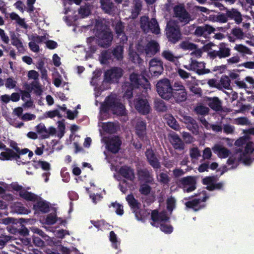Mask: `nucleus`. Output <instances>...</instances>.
Returning a JSON list of instances; mask_svg holds the SVG:
<instances>
[{"label":"nucleus","instance_id":"obj_17","mask_svg":"<svg viewBox=\"0 0 254 254\" xmlns=\"http://www.w3.org/2000/svg\"><path fill=\"white\" fill-rule=\"evenodd\" d=\"M180 185L184 191L189 192L194 190L195 187V180L193 177H187L182 178L180 181Z\"/></svg>","mask_w":254,"mask_h":254},{"label":"nucleus","instance_id":"obj_23","mask_svg":"<svg viewBox=\"0 0 254 254\" xmlns=\"http://www.w3.org/2000/svg\"><path fill=\"white\" fill-rule=\"evenodd\" d=\"M35 202H36L34 204V208L36 211H40L44 213L49 211V204L48 202L39 197Z\"/></svg>","mask_w":254,"mask_h":254},{"label":"nucleus","instance_id":"obj_45","mask_svg":"<svg viewBox=\"0 0 254 254\" xmlns=\"http://www.w3.org/2000/svg\"><path fill=\"white\" fill-rule=\"evenodd\" d=\"M166 119L167 120V124L172 128L175 130H179L180 128L179 125L177 124L175 118L171 115L166 116Z\"/></svg>","mask_w":254,"mask_h":254},{"label":"nucleus","instance_id":"obj_58","mask_svg":"<svg viewBox=\"0 0 254 254\" xmlns=\"http://www.w3.org/2000/svg\"><path fill=\"white\" fill-rule=\"evenodd\" d=\"M234 49L238 51L239 52L246 54H250V50L246 47L245 46H243V45H236L234 48Z\"/></svg>","mask_w":254,"mask_h":254},{"label":"nucleus","instance_id":"obj_56","mask_svg":"<svg viewBox=\"0 0 254 254\" xmlns=\"http://www.w3.org/2000/svg\"><path fill=\"white\" fill-rule=\"evenodd\" d=\"M111 57V53L109 51H103L100 56V62L102 64H106L108 59Z\"/></svg>","mask_w":254,"mask_h":254},{"label":"nucleus","instance_id":"obj_25","mask_svg":"<svg viewBox=\"0 0 254 254\" xmlns=\"http://www.w3.org/2000/svg\"><path fill=\"white\" fill-rule=\"evenodd\" d=\"M19 158L20 157L17 153L8 148L6 149L4 151H2L0 154V159L1 160L15 159L18 161Z\"/></svg>","mask_w":254,"mask_h":254},{"label":"nucleus","instance_id":"obj_42","mask_svg":"<svg viewBox=\"0 0 254 254\" xmlns=\"http://www.w3.org/2000/svg\"><path fill=\"white\" fill-rule=\"evenodd\" d=\"M35 130L37 133L43 138H48L47 128L44 124L40 123L35 127Z\"/></svg>","mask_w":254,"mask_h":254},{"label":"nucleus","instance_id":"obj_43","mask_svg":"<svg viewBox=\"0 0 254 254\" xmlns=\"http://www.w3.org/2000/svg\"><path fill=\"white\" fill-rule=\"evenodd\" d=\"M48 39L49 36L47 33H46L43 36H39L38 35H33L30 40L39 45L43 42L45 43V42Z\"/></svg>","mask_w":254,"mask_h":254},{"label":"nucleus","instance_id":"obj_50","mask_svg":"<svg viewBox=\"0 0 254 254\" xmlns=\"http://www.w3.org/2000/svg\"><path fill=\"white\" fill-rule=\"evenodd\" d=\"M55 117H58L59 118L62 117L58 110L48 111L45 112L44 114V117L45 118H49L52 119Z\"/></svg>","mask_w":254,"mask_h":254},{"label":"nucleus","instance_id":"obj_2","mask_svg":"<svg viewBox=\"0 0 254 254\" xmlns=\"http://www.w3.org/2000/svg\"><path fill=\"white\" fill-rule=\"evenodd\" d=\"M110 113L121 116H125L127 114L124 105L120 103L117 96L115 95L108 96L102 104L100 110L99 120L108 118Z\"/></svg>","mask_w":254,"mask_h":254},{"label":"nucleus","instance_id":"obj_13","mask_svg":"<svg viewBox=\"0 0 254 254\" xmlns=\"http://www.w3.org/2000/svg\"><path fill=\"white\" fill-rule=\"evenodd\" d=\"M163 71L162 62L159 59L153 58L149 63V73L152 76H158Z\"/></svg>","mask_w":254,"mask_h":254},{"label":"nucleus","instance_id":"obj_27","mask_svg":"<svg viewBox=\"0 0 254 254\" xmlns=\"http://www.w3.org/2000/svg\"><path fill=\"white\" fill-rule=\"evenodd\" d=\"M181 121L187 125V127L190 129H192L196 130L197 127V125L195 121L191 117L188 116L186 115H181Z\"/></svg>","mask_w":254,"mask_h":254},{"label":"nucleus","instance_id":"obj_18","mask_svg":"<svg viewBox=\"0 0 254 254\" xmlns=\"http://www.w3.org/2000/svg\"><path fill=\"white\" fill-rule=\"evenodd\" d=\"M9 35L11 44L16 48L18 52L23 53L25 49L20 35L14 32H10Z\"/></svg>","mask_w":254,"mask_h":254},{"label":"nucleus","instance_id":"obj_64","mask_svg":"<svg viewBox=\"0 0 254 254\" xmlns=\"http://www.w3.org/2000/svg\"><path fill=\"white\" fill-rule=\"evenodd\" d=\"M151 188L147 184L142 185L139 189L140 192L143 195H147L150 192Z\"/></svg>","mask_w":254,"mask_h":254},{"label":"nucleus","instance_id":"obj_12","mask_svg":"<svg viewBox=\"0 0 254 254\" xmlns=\"http://www.w3.org/2000/svg\"><path fill=\"white\" fill-rule=\"evenodd\" d=\"M159 46L158 43L155 41H151L147 43L145 48L140 44L137 45V50L139 53L145 52L146 55L148 57L154 55L159 51Z\"/></svg>","mask_w":254,"mask_h":254},{"label":"nucleus","instance_id":"obj_10","mask_svg":"<svg viewBox=\"0 0 254 254\" xmlns=\"http://www.w3.org/2000/svg\"><path fill=\"white\" fill-rule=\"evenodd\" d=\"M140 27L144 32L147 33L151 31L155 34L160 33V28L156 20L152 18L149 21L148 17L143 16L140 19Z\"/></svg>","mask_w":254,"mask_h":254},{"label":"nucleus","instance_id":"obj_40","mask_svg":"<svg viewBox=\"0 0 254 254\" xmlns=\"http://www.w3.org/2000/svg\"><path fill=\"white\" fill-rule=\"evenodd\" d=\"M52 76L53 78V83L55 86L57 87H60L63 83L62 79V76L58 72L57 69H54V72L52 74ZM65 84H66L65 82H63L64 85Z\"/></svg>","mask_w":254,"mask_h":254},{"label":"nucleus","instance_id":"obj_55","mask_svg":"<svg viewBox=\"0 0 254 254\" xmlns=\"http://www.w3.org/2000/svg\"><path fill=\"white\" fill-rule=\"evenodd\" d=\"M16 80H14L12 78H8L6 79L4 83L6 88L8 89H13L15 87L16 85Z\"/></svg>","mask_w":254,"mask_h":254},{"label":"nucleus","instance_id":"obj_60","mask_svg":"<svg viewBox=\"0 0 254 254\" xmlns=\"http://www.w3.org/2000/svg\"><path fill=\"white\" fill-rule=\"evenodd\" d=\"M79 13L83 18L89 15L90 13V8L89 6H85L81 7L79 11Z\"/></svg>","mask_w":254,"mask_h":254},{"label":"nucleus","instance_id":"obj_38","mask_svg":"<svg viewBox=\"0 0 254 254\" xmlns=\"http://www.w3.org/2000/svg\"><path fill=\"white\" fill-rule=\"evenodd\" d=\"M19 195L23 198L33 202H35L38 196L35 194L26 191L24 189L21 190L19 192Z\"/></svg>","mask_w":254,"mask_h":254},{"label":"nucleus","instance_id":"obj_62","mask_svg":"<svg viewBox=\"0 0 254 254\" xmlns=\"http://www.w3.org/2000/svg\"><path fill=\"white\" fill-rule=\"evenodd\" d=\"M155 107L159 111H165L167 109V107L162 100L156 101Z\"/></svg>","mask_w":254,"mask_h":254},{"label":"nucleus","instance_id":"obj_48","mask_svg":"<svg viewBox=\"0 0 254 254\" xmlns=\"http://www.w3.org/2000/svg\"><path fill=\"white\" fill-rule=\"evenodd\" d=\"M162 56L166 60L170 62H174L177 59V57L173 54V53L168 50L163 51L162 53Z\"/></svg>","mask_w":254,"mask_h":254},{"label":"nucleus","instance_id":"obj_19","mask_svg":"<svg viewBox=\"0 0 254 254\" xmlns=\"http://www.w3.org/2000/svg\"><path fill=\"white\" fill-rule=\"evenodd\" d=\"M174 12L176 17H178L179 20L185 23L189 22L190 20V17L182 5H178L174 7Z\"/></svg>","mask_w":254,"mask_h":254},{"label":"nucleus","instance_id":"obj_47","mask_svg":"<svg viewBox=\"0 0 254 254\" xmlns=\"http://www.w3.org/2000/svg\"><path fill=\"white\" fill-rule=\"evenodd\" d=\"M134 8L131 14L132 18H135L138 15L141 7V3L140 0H134Z\"/></svg>","mask_w":254,"mask_h":254},{"label":"nucleus","instance_id":"obj_15","mask_svg":"<svg viewBox=\"0 0 254 254\" xmlns=\"http://www.w3.org/2000/svg\"><path fill=\"white\" fill-rule=\"evenodd\" d=\"M123 75V70L118 67H113L105 73V80L108 82H116Z\"/></svg>","mask_w":254,"mask_h":254},{"label":"nucleus","instance_id":"obj_11","mask_svg":"<svg viewBox=\"0 0 254 254\" xmlns=\"http://www.w3.org/2000/svg\"><path fill=\"white\" fill-rule=\"evenodd\" d=\"M184 66L189 70L195 71L199 75L208 73L210 71L209 69L205 68V64L203 62H198L191 59L190 63Z\"/></svg>","mask_w":254,"mask_h":254},{"label":"nucleus","instance_id":"obj_30","mask_svg":"<svg viewBox=\"0 0 254 254\" xmlns=\"http://www.w3.org/2000/svg\"><path fill=\"white\" fill-rule=\"evenodd\" d=\"M120 173L124 177L129 180L132 181L134 178L133 170L128 167H122L120 170Z\"/></svg>","mask_w":254,"mask_h":254},{"label":"nucleus","instance_id":"obj_33","mask_svg":"<svg viewBox=\"0 0 254 254\" xmlns=\"http://www.w3.org/2000/svg\"><path fill=\"white\" fill-rule=\"evenodd\" d=\"M136 133L138 136L141 137L145 134V123L140 120H138L135 125Z\"/></svg>","mask_w":254,"mask_h":254},{"label":"nucleus","instance_id":"obj_7","mask_svg":"<svg viewBox=\"0 0 254 254\" xmlns=\"http://www.w3.org/2000/svg\"><path fill=\"white\" fill-rule=\"evenodd\" d=\"M157 91L163 99L168 100L172 97L173 88L167 79L159 80L156 84Z\"/></svg>","mask_w":254,"mask_h":254},{"label":"nucleus","instance_id":"obj_39","mask_svg":"<svg viewBox=\"0 0 254 254\" xmlns=\"http://www.w3.org/2000/svg\"><path fill=\"white\" fill-rule=\"evenodd\" d=\"M172 97L177 102H183L186 100L187 93L186 89L179 91H173Z\"/></svg>","mask_w":254,"mask_h":254},{"label":"nucleus","instance_id":"obj_21","mask_svg":"<svg viewBox=\"0 0 254 254\" xmlns=\"http://www.w3.org/2000/svg\"><path fill=\"white\" fill-rule=\"evenodd\" d=\"M212 149L213 152L220 158H226L229 156L230 153L229 149L220 144H215Z\"/></svg>","mask_w":254,"mask_h":254},{"label":"nucleus","instance_id":"obj_16","mask_svg":"<svg viewBox=\"0 0 254 254\" xmlns=\"http://www.w3.org/2000/svg\"><path fill=\"white\" fill-rule=\"evenodd\" d=\"M136 109L141 114H148L150 107L147 99L145 98L138 97L134 103Z\"/></svg>","mask_w":254,"mask_h":254},{"label":"nucleus","instance_id":"obj_32","mask_svg":"<svg viewBox=\"0 0 254 254\" xmlns=\"http://www.w3.org/2000/svg\"><path fill=\"white\" fill-rule=\"evenodd\" d=\"M186 84L192 92L195 94L201 93V90L200 88L196 86V80L195 78L190 77V79L187 81Z\"/></svg>","mask_w":254,"mask_h":254},{"label":"nucleus","instance_id":"obj_36","mask_svg":"<svg viewBox=\"0 0 254 254\" xmlns=\"http://www.w3.org/2000/svg\"><path fill=\"white\" fill-rule=\"evenodd\" d=\"M230 79L227 76H222L220 80L218 81V89H222L223 88L226 89H229L230 87Z\"/></svg>","mask_w":254,"mask_h":254},{"label":"nucleus","instance_id":"obj_63","mask_svg":"<svg viewBox=\"0 0 254 254\" xmlns=\"http://www.w3.org/2000/svg\"><path fill=\"white\" fill-rule=\"evenodd\" d=\"M61 174L63 181L66 183L68 182L70 180V177L69 173L67 172V169L66 168H62Z\"/></svg>","mask_w":254,"mask_h":254},{"label":"nucleus","instance_id":"obj_14","mask_svg":"<svg viewBox=\"0 0 254 254\" xmlns=\"http://www.w3.org/2000/svg\"><path fill=\"white\" fill-rule=\"evenodd\" d=\"M102 141L106 145V148L113 153H116L118 151L121 145V140L118 137L114 136L107 138L104 137Z\"/></svg>","mask_w":254,"mask_h":254},{"label":"nucleus","instance_id":"obj_41","mask_svg":"<svg viewBox=\"0 0 254 254\" xmlns=\"http://www.w3.org/2000/svg\"><path fill=\"white\" fill-rule=\"evenodd\" d=\"M129 56L130 60L135 64H140L141 59L139 58L138 54L136 52H134L132 45H130L129 49Z\"/></svg>","mask_w":254,"mask_h":254},{"label":"nucleus","instance_id":"obj_26","mask_svg":"<svg viewBox=\"0 0 254 254\" xmlns=\"http://www.w3.org/2000/svg\"><path fill=\"white\" fill-rule=\"evenodd\" d=\"M169 139L175 149H183L184 148V143L180 138L179 136L175 133L173 132L169 134Z\"/></svg>","mask_w":254,"mask_h":254},{"label":"nucleus","instance_id":"obj_6","mask_svg":"<svg viewBox=\"0 0 254 254\" xmlns=\"http://www.w3.org/2000/svg\"><path fill=\"white\" fill-rule=\"evenodd\" d=\"M126 199L133 210L137 220L138 221H143L149 214V212L140 208L141 204L137 202L132 195H128L126 197Z\"/></svg>","mask_w":254,"mask_h":254},{"label":"nucleus","instance_id":"obj_20","mask_svg":"<svg viewBox=\"0 0 254 254\" xmlns=\"http://www.w3.org/2000/svg\"><path fill=\"white\" fill-rule=\"evenodd\" d=\"M203 183L207 186V189L209 190H219L223 187V183H216V179L214 177H207L203 179Z\"/></svg>","mask_w":254,"mask_h":254},{"label":"nucleus","instance_id":"obj_9","mask_svg":"<svg viewBox=\"0 0 254 254\" xmlns=\"http://www.w3.org/2000/svg\"><path fill=\"white\" fill-rule=\"evenodd\" d=\"M166 30L167 37L170 42L175 43L181 39L179 26L174 21L171 20L167 23Z\"/></svg>","mask_w":254,"mask_h":254},{"label":"nucleus","instance_id":"obj_24","mask_svg":"<svg viewBox=\"0 0 254 254\" xmlns=\"http://www.w3.org/2000/svg\"><path fill=\"white\" fill-rule=\"evenodd\" d=\"M214 57H218L220 58H224L230 55V49L225 43H221L219 45V50L214 52Z\"/></svg>","mask_w":254,"mask_h":254},{"label":"nucleus","instance_id":"obj_34","mask_svg":"<svg viewBox=\"0 0 254 254\" xmlns=\"http://www.w3.org/2000/svg\"><path fill=\"white\" fill-rule=\"evenodd\" d=\"M102 9L106 13L112 14L114 10V7L111 0H101Z\"/></svg>","mask_w":254,"mask_h":254},{"label":"nucleus","instance_id":"obj_52","mask_svg":"<svg viewBox=\"0 0 254 254\" xmlns=\"http://www.w3.org/2000/svg\"><path fill=\"white\" fill-rule=\"evenodd\" d=\"M110 240L112 243V246L117 249L120 245V242L118 240L117 235L113 231H111L110 234Z\"/></svg>","mask_w":254,"mask_h":254},{"label":"nucleus","instance_id":"obj_3","mask_svg":"<svg viewBox=\"0 0 254 254\" xmlns=\"http://www.w3.org/2000/svg\"><path fill=\"white\" fill-rule=\"evenodd\" d=\"M145 75L149 77L148 74L145 72L142 73V75H138L135 73H132L130 76V83H126L123 86V90L125 91L124 97L127 99H130L132 96V90L133 88H143L147 90L150 89V85L145 77Z\"/></svg>","mask_w":254,"mask_h":254},{"label":"nucleus","instance_id":"obj_61","mask_svg":"<svg viewBox=\"0 0 254 254\" xmlns=\"http://www.w3.org/2000/svg\"><path fill=\"white\" fill-rule=\"evenodd\" d=\"M158 180L163 183V184H167L169 181V178L166 173L161 172L159 174V175H157Z\"/></svg>","mask_w":254,"mask_h":254},{"label":"nucleus","instance_id":"obj_1","mask_svg":"<svg viewBox=\"0 0 254 254\" xmlns=\"http://www.w3.org/2000/svg\"><path fill=\"white\" fill-rule=\"evenodd\" d=\"M245 144L244 151H238L229 157L227 162L228 166H230L229 169L235 168L240 160L246 165H250L254 161V142L248 141L247 136L241 137L235 142V145L239 147Z\"/></svg>","mask_w":254,"mask_h":254},{"label":"nucleus","instance_id":"obj_22","mask_svg":"<svg viewBox=\"0 0 254 254\" xmlns=\"http://www.w3.org/2000/svg\"><path fill=\"white\" fill-rule=\"evenodd\" d=\"M215 29L213 27L206 25L203 26L197 27L195 31V34L198 36L207 38L211 33L214 32Z\"/></svg>","mask_w":254,"mask_h":254},{"label":"nucleus","instance_id":"obj_44","mask_svg":"<svg viewBox=\"0 0 254 254\" xmlns=\"http://www.w3.org/2000/svg\"><path fill=\"white\" fill-rule=\"evenodd\" d=\"M12 209L13 210L19 214H27L28 213V211L27 209H25L24 207L22 206V204L20 203H14L11 206Z\"/></svg>","mask_w":254,"mask_h":254},{"label":"nucleus","instance_id":"obj_53","mask_svg":"<svg viewBox=\"0 0 254 254\" xmlns=\"http://www.w3.org/2000/svg\"><path fill=\"white\" fill-rule=\"evenodd\" d=\"M176 206V200L174 197H170L168 198L167 200V209L170 212V213L175 208Z\"/></svg>","mask_w":254,"mask_h":254},{"label":"nucleus","instance_id":"obj_46","mask_svg":"<svg viewBox=\"0 0 254 254\" xmlns=\"http://www.w3.org/2000/svg\"><path fill=\"white\" fill-rule=\"evenodd\" d=\"M112 55L118 60L123 58V47L121 46H117L112 51Z\"/></svg>","mask_w":254,"mask_h":254},{"label":"nucleus","instance_id":"obj_57","mask_svg":"<svg viewBox=\"0 0 254 254\" xmlns=\"http://www.w3.org/2000/svg\"><path fill=\"white\" fill-rule=\"evenodd\" d=\"M234 123L238 125L245 126L249 124V120L245 117H241L235 119Z\"/></svg>","mask_w":254,"mask_h":254},{"label":"nucleus","instance_id":"obj_35","mask_svg":"<svg viewBox=\"0 0 254 254\" xmlns=\"http://www.w3.org/2000/svg\"><path fill=\"white\" fill-rule=\"evenodd\" d=\"M11 19L15 21V22L22 28L25 29H27L28 25L25 21V19L21 18L20 16L14 12H12L9 14Z\"/></svg>","mask_w":254,"mask_h":254},{"label":"nucleus","instance_id":"obj_28","mask_svg":"<svg viewBox=\"0 0 254 254\" xmlns=\"http://www.w3.org/2000/svg\"><path fill=\"white\" fill-rule=\"evenodd\" d=\"M99 126L102 127L103 130L109 133L115 132L119 128L118 124L113 123H99Z\"/></svg>","mask_w":254,"mask_h":254},{"label":"nucleus","instance_id":"obj_5","mask_svg":"<svg viewBox=\"0 0 254 254\" xmlns=\"http://www.w3.org/2000/svg\"><path fill=\"white\" fill-rule=\"evenodd\" d=\"M151 219L152 220L151 224L156 227H159L162 232L168 234L173 232V227L166 223L169 220V217L165 212H162L158 213L157 210H154L152 212Z\"/></svg>","mask_w":254,"mask_h":254},{"label":"nucleus","instance_id":"obj_54","mask_svg":"<svg viewBox=\"0 0 254 254\" xmlns=\"http://www.w3.org/2000/svg\"><path fill=\"white\" fill-rule=\"evenodd\" d=\"M87 43L91 52H94L96 48V40L94 37H90L87 39Z\"/></svg>","mask_w":254,"mask_h":254},{"label":"nucleus","instance_id":"obj_31","mask_svg":"<svg viewBox=\"0 0 254 254\" xmlns=\"http://www.w3.org/2000/svg\"><path fill=\"white\" fill-rule=\"evenodd\" d=\"M205 101L212 109L216 111L221 109V102L217 97L206 98Z\"/></svg>","mask_w":254,"mask_h":254},{"label":"nucleus","instance_id":"obj_4","mask_svg":"<svg viewBox=\"0 0 254 254\" xmlns=\"http://www.w3.org/2000/svg\"><path fill=\"white\" fill-rule=\"evenodd\" d=\"M104 20L98 19L95 21L94 31L101 39L100 44L102 47L109 46L112 41L113 35L110 30L104 24Z\"/></svg>","mask_w":254,"mask_h":254},{"label":"nucleus","instance_id":"obj_37","mask_svg":"<svg viewBox=\"0 0 254 254\" xmlns=\"http://www.w3.org/2000/svg\"><path fill=\"white\" fill-rule=\"evenodd\" d=\"M227 15L230 18L234 19L238 24L240 23L242 21L240 12L235 9L227 11Z\"/></svg>","mask_w":254,"mask_h":254},{"label":"nucleus","instance_id":"obj_29","mask_svg":"<svg viewBox=\"0 0 254 254\" xmlns=\"http://www.w3.org/2000/svg\"><path fill=\"white\" fill-rule=\"evenodd\" d=\"M146 156L150 164L154 168H158L160 165L157 159L155 156L152 150L147 149L146 152Z\"/></svg>","mask_w":254,"mask_h":254},{"label":"nucleus","instance_id":"obj_49","mask_svg":"<svg viewBox=\"0 0 254 254\" xmlns=\"http://www.w3.org/2000/svg\"><path fill=\"white\" fill-rule=\"evenodd\" d=\"M180 47L184 50H193L196 49V46L189 41L182 42L180 44Z\"/></svg>","mask_w":254,"mask_h":254},{"label":"nucleus","instance_id":"obj_59","mask_svg":"<svg viewBox=\"0 0 254 254\" xmlns=\"http://www.w3.org/2000/svg\"><path fill=\"white\" fill-rule=\"evenodd\" d=\"M232 33L239 39H242L244 37V33L240 28L233 29L232 31Z\"/></svg>","mask_w":254,"mask_h":254},{"label":"nucleus","instance_id":"obj_51","mask_svg":"<svg viewBox=\"0 0 254 254\" xmlns=\"http://www.w3.org/2000/svg\"><path fill=\"white\" fill-rule=\"evenodd\" d=\"M57 221V218L55 212L48 214L45 219V223L48 225L55 224Z\"/></svg>","mask_w":254,"mask_h":254},{"label":"nucleus","instance_id":"obj_8","mask_svg":"<svg viewBox=\"0 0 254 254\" xmlns=\"http://www.w3.org/2000/svg\"><path fill=\"white\" fill-rule=\"evenodd\" d=\"M197 198H194L192 201H189L185 203L186 206L188 208H190L194 211L198 210L205 206L204 202L208 197L204 190H199L196 194Z\"/></svg>","mask_w":254,"mask_h":254}]
</instances>
